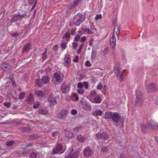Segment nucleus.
Segmentation results:
<instances>
[{
  "mask_svg": "<svg viewBox=\"0 0 158 158\" xmlns=\"http://www.w3.org/2000/svg\"><path fill=\"white\" fill-rule=\"evenodd\" d=\"M150 124H143L141 125V130L143 132H146L149 129L150 126L152 129L158 130V125L157 123H154V121L151 119L150 121Z\"/></svg>",
  "mask_w": 158,
  "mask_h": 158,
  "instance_id": "nucleus-1",
  "label": "nucleus"
},
{
  "mask_svg": "<svg viewBox=\"0 0 158 158\" xmlns=\"http://www.w3.org/2000/svg\"><path fill=\"white\" fill-rule=\"evenodd\" d=\"M113 120V123L116 126H119L122 124L123 121H121V118L120 115L117 113H114L111 118Z\"/></svg>",
  "mask_w": 158,
  "mask_h": 158,
  "instance_id": "nucleus-2",
  "label": "nucleus"
},
{
  "mask_svg": "<svg viewBox=\"0 0 158 158\" xmlns=\"http://www.w3.org/2000/svg\"><path fill=\"white\" fill-rule=\"evenodd\" d=\"M136 98L135 100V104L137 106H140L143 103V94L140 90H137L136 91Z\"/></svg>",
  "mask_w": 158,
  "mask_h": 158,
  "instance_id": "nucleus-3",
  "label": "nucleus"
},
{
  "mask_svg": "<svg viewBox=\"0 0 158 158\" xmlns=\"http://www.w3.org/2000/svg\"><path fill=\"white\" fill-rule=\"evenodd\" d=\"M96 137L98 139H102L105 140L109 138L108 135L106 133L104 132H98L96 134Z\"/></svg>",
  "mask_w": 158,
  "mask_h": 158,
  "instance_id": "nucleus-4",
  "label": "nucleus"
},
{
  "mask_svg": "<svg viewBox=\"0 0 158 158\" xmlns=\"http://www.w3.org/2000/svg\"><path fill=\"white\" fill-rule=\"evenodd\" d=\"M53 76L56 81L58 82H62L64 78V74L60 72H56L54 73Z\"/></svg>",
  "mask_w": 158,
  "mask_h": 158,
  "instance_id": "nucleus-5",
  "label": "nucleus"
},
{
  "mask_svg": "<svg viewBox=\"0 0 158 158\" xmlns=\"http://www.w3.org/2000/svg\"><path fill=\"white\" fill-rule=\"evenodd\" d=\"M77 16H78L79 18L76 22L75 24L77 26H79L81 23L84 21L85 19V15H83L81 13L77 14Z\"/></svg>",
  "mask_w": 158,
  "mask_h": 158,
  "instance_id": "nucleus-6",
  "label": "nucleus"
},
{
  "mask_svg": "<svg viewBox=\"0 0 158 158\" xmlns=\"http://www.w3.org/2000/svg\"><path fill=\"white\" fill-rule=\"evenodd\" d=\"M48 101L50 106H52L56 104L57 102L56 100L55 94L53 93L51 94L48 98Z\"/></svg>",
  "mask_w": 158,
  "mask_h": 158,
  "instance_id": "nucleus-7",
  "label": "nucleus"
},
{
  "mask_svg": "<svg viewBox=\"0 0 158 158\" xmlns=\"http://www.w3.org/2000/svg\"><path fill=\"white\" fill-rule=\"evenodd\" d=\"M69 154L68 157H69L70 158H77L79 156V152L78 151L74 152L72 148H70L69 149Z\"/></svg>",
  "mask_w": 158,
  "mask_h": 158,
  "instance_id": "nucleus-8",
  "label": "nucleus"
},
{
  "mask_svg": "<svg viewBox=\"0 0 158 158\" xmlns=\"http://www.w3.org/2000/svg\"><path fill=\"white\" fill-rule=\"evenodd\" d=\"M146 89L148 92L150 93L155 91L156 90V87L154 83H152L146 86Z\"/></svg>",
  "mask_w": 158,
  "mask_h": 158,
  "instance_id": "nucleus-9",
  "label": "nucleus"
},
{
  "mask_svg": "<svg viewBox=\"0 0 158 158\" xmlns=\"http://www.w3.org/2000/svg\"><path fill=\"white\" fill-rule=\"evenodd\" d=\"M62 149V145L60 143L58 144L56 147L54 148L52 151V154H55L56 153H60V152Z\"/></svg>",
  "mask_w": 158,
  "mask_h": 158,
  "instance_id": "nucleus-10",
  "label": "nucleus"
},
{
  "mask_svg": "<svg viewBox=\"0 0 158 158\" xmlns=\"http://www.w3.org/2000/svg\"><path fill=\"white\" fill-rule=\"evenodd\" d=\"M25 15H23L15 14V15L10 19L11 23L15 22L20 19L23 18Z\"/></svg>",
  "mask_w": 158,
  "mask_h": 158,
  "instance_id": "nucleus-11",
  "label": "nucleus"
},
{
  "mask_svg": "<svg viewBox=\"0 0 158 158\" xmlns=\"http://www.w3.org/2000/svg\"><path fill=\"white\" fill-rule=\"evenodd\" d=\"M84 155L87 157L90 156L92 153V150L89 147L85 148L83 151Z\"/></svg>",
  "mask_w": 158,
  "mask_h": 158,
  "instance_id": "nucleus-12",
  "label": "nucleus"
},
{
  "mask_svg": "<svg viewBox=\"0 0 158 158\" xmlns=\"http://www.w3.org/2000/svg\"><path fill=\"white\" fill-rule=\"evenodd\" d=\"M64 60V65L66 66H69L71 62V59H70V56L68 55H66Z\"/></svg>",
  "mask_w": 158,
  "mask_h": 158,
  "instance_id": "nucleus-13",
  "label": "nucleus"
},
{
  "mask_svg": "<svg viewBox=\"0 0 158 158\" xmlns=\"http://www.w3.org/2000/svg\"><path fill=\"white\" fill-rule=\"evenodd\" d=\"M45 89H42L36 91L35 94L39 97H42L44 95Z\"/></svg>",
  "mask_w": 158,
  "mask_h": 158,
  "instance_id": "nucleus-14",
  "label": "nucleus"
},
{
  "mask_svg": "<svg viewBox=\"0 0 158 158\" xmlns=\"http://www.w3.org/2000/svg\"><path fill=\"white\" fill-rule=\"evenodd\" d=\"M115 74L116 76L117 77H119V80L120 81H123V78H122V76L123 75V73H121L119 69H118L116 70L115 72Z\"/></svg>",
  "mask_w": 158,
  "mask_h": 158,
  "instance_id": "nucleus-15",
  "label": "nucleus"
},
{
  "mask_svg": "<svg viewBox=\"0 0 158 158\" xmlns=\"http://www.w3.org/2000/svg\"><path fill=\"white\" fill-rule=\"evenodd\" d=\"M114 35H113L112 37L110 40V43L111 47L114 48L116 45V38L114 37Z\"/></svg>",
  "mask_w": 158,
  "mask_h": 158,
  "instance_id": "nucleus-16",
  "label": "nucleus"
},
{
  "mask_svg": "<svg viewBox=\"0 0 158 158\" xmlns=\"http://www.w3.org/2000/svg\"><path fill=\"white\" fill-rule=\"evenodd\" d=\"M38 111L40 114L45 115H47L48 113V110L46 108H40Z\"/></svg>",
  "mask_w": 158,
  "mask_h": 158,
  "instance_id": "nucleus-17",
  "label": "nucleus"
},
{
  "mask_svg": "<svg viewBox=\"0 0 158 158\" xmlns=\"http://www.w3.org/2000/svg\"><path fill=\"white\" fill-rule=\"evenodd\" d=\"M68 110L65 109L62 110L60 112V114L59 115L60 118L62 119L67 114Z\"/></svg>",
  "mask_w": 158,
  "mask_h": 158,
  "instance_id": "nucleus-18",
  "label": "nucleus"
},
{
  "mask_svg": "<svg viewBox=\"0 0 158 158\" xmlns=\"http://www.w3.org/2000/svg\"><path fill=\"white\" fill-rule=\"evenodd\" d=\"M102 114V111L99 109L95 110L92 113V115L94 116H101Z\"/></svg>",
  "mask_w": 158,
  "mask_h": 158,
  "instance_id": "nucleus-19",
  "label": "nucleus"
},
{
  "mask_svg": "<svg viewBox=\"0 0 158 158\" xmlns=\"http://www.w3.org/2000/svg\"><path fill=\"white\" fill-rule=\"evenodd\" d=\"M120 31V29L118 26L115 25L114 27V35H115V34L117 35L118 37L119 33Z\"/></svg>",
  "mask_w": 158,
  "mask_h": 158,
  "instance_id": "nucleus-20",
  "label": "nucleus"
},
{
  "mask_svg": "<svg viewBox=\"0 0 158 158\" xmlns=\"http://www.w3.org/2000/svg\"><path fill=\"white\" fill-rule=\"evenodd\" d=\"M34 98L32 94L27 97V101L30 104H32L34 102Z\"/></svg>",
  "mask_w": 158,
  "mask_h": 158,
  "instance_id": "nucleus-21",
  "label": "nucleus"
},
{
  "mask_svg": "<svg viewBox=\"0 0 158 158\" xmlns=\"http://www.w3.org/2000/svg\"><path fill=\"white\" fill-rule=\"evenodd\" d=\"M62 91L63 93L65 94L69 91V87L68 85H63L61 88Z\"/></svg>",
  "mask_w": 158,
  "mask_h": 158,
  "instance_id": "nucleus-22",
  "label": "nucleus"
},
{
  "mask_svg": "<svg viewBox=\"0 0 158 158\" xmlns=\"http://www.w3.org/2000/svg\"><path fill=\"white\" fill-rule=\"evenodd\" d=\"M113 114L111 112H106L105 113V115L103 117L105 119L112 118Z\"/></svg>",
  "mask_w": 158,
  "mask_h": 158,
  "instance_id": "nucleus-23",
  "label": "nucleus"
},
{
  "mask_svg": "<svg viewBox=\"0 0 158 158\" xmlns=\"http://www.w3.org/2000/svg\"><path fill=\"white\" fill-rule=\"evenodd\" d=\"M30 44H26L24 46L23 50V52H28L30 50Z\"/></svg>",
  "mask_w": 158,
  "mask_h": 158,
  "instance_id": "nucleus-24",
  "label": "nucleus"
},
{
  "mask_svg": "<svg viewBox=\"0 0 158 158\" xmlns=\"http://www.w3.org/2000/svg\"><path fill=\"white\" fill-rule=\"evenodd\" d=\"M77 138L79 142H82L85 140V137L81 135H77Z\"/></svg>",
  "mask_w": 158,
  "mask_h": 158,
  "instance_id": "nucleus-25",
  "label": "nucleus"
},
{
  "mask_svg": "<svg viewBox=\"0 0 158 158\" xmlns=\"http://www.w3.org/2000/svg\"><path fill=\"white\" fill-rule=\"evenodd\" d=\"M42 82L44 84H46L48 83L49 80V78L48 76H43L41 78Z\"/></svg>",
  "mask_w": 158,
  "mask_h": 158,
  "instance_id": "nucleus-26",
  "label": "nucleus"
},
{
  "mask_svg": "<svg viewBox=\"0 0 158 158\" xmlns=\"http://www.w3.org/2000/svg\"><path fill=\"white\" fill-rule=\"evenodd\" d=\"M83 108L86 111H89L91 109V107L89 104H85L83 105Z\"/></svg>",
  "mask_w": 158,
  "mask_h": 158,
  "instance_id": "nucleus-27",
  "label": "nucleus"
},
{
  "mask_svg": "<svg viewBox=\"0 0 158 158\" xmlns=\"http://www.w3.org/2000/svg\"><path fill=\"white\" fill-rule=\"evenodd\" d=\"M35 83L39 86H41L42 85L43 82H42L41 79L40 78H38L35 80Z\"/></svg>",
  "mask_w": 158,
  "mask_h": 158,
  "instance_id": "nucleus-28",
  "label": "nucleus"
},
{
  "mask_svg": "<svg viewBox=\"0 0 158 158\" xmlns=\"http://www.w3.org/2000/svg\"><path fill=\"white\" fill-rule=\"evenodd\" d=\"M15 141L13 140H10L6 143V145L7 147H10L15 143Z\"/></svg>",
  "mask_w": 158,
  "mask_h": 158,
  "instance_id": "nucleus-29",
  "label": "nucleus"
},
{
  "mask_svg": "<svg viewBox=\"0 0 158 158\" xmlns=\"http://www.w3.org/2000/svg\"><path fill=\"white\" fill-rule=\"evenodd\" d=\"M66 136L67 138H70L72 137H73V134L71 131L67 132L66 133Z\"/></svg>",
  "mask_w": 158,
  "mask_h": 158,
  "instance_id": "nucleus-30",
  "label": "nucleus"
},
{
  "mask_svg": "<svg viewBox=\"0 0 158 158\" xmlns=\"http://www.w3.org/2000/svg\"><path fill=\"white\" fill-rule=\"evenodd\" d=\"M94 101L96 103H100L101 102V98L99 97H97L94 99Z\"/></svg>",
  "mask_w": 158,
  "mask_h": 158,
  "instance_id": "nucleus-31",
  "label": "nucleus"
},
{
  "mask_svg": "<svg viewBox=\"0 0 158 158\" xmlns=\"http://www.w3.org/2000/svg\"><path fill=\"white\" fill-rule=\"evenodd\" d=\"M97 52L96 51L93 50L92 52L91 58L94 59L96 56Z\"/></svg>",
  "mask_w": 158,
  "mask_h": 158,
  "instance_id": "nucleus-32",
  "label": "nucleus"
},
{
  "mask_svg": "<svg viewBox=\"0 0 158 158\" xmlns=\"http://www.w3.org/2000/svg\"><path fill=\"white\" fill-rule=\"evenodd\" d=\"M25 97V94L23 92H22L19 94V98L21 100L23 99Z\"/></svg>",
  "mask_w": 158,
  "mask_h": 158,
  "instance_id": "nucleus-33",
  "label": "nucleus"
},
{
  "mask_svg": "<svg viewBox=\"0 0 158 158\" xmlns=\"http://www.w3.org/2000/svg\"><path fill=\"white\" fill-rule=\"evenodd\" d=\"M47 50V49L46 48L44 50V52L42 53V59L43 60H45L46 58Z\"/></svg>",
  "mask_w": 158,
  "mask_h": 158,
  "instance_id": "nucleus-34",
  "label": "nucleus"
},
{
  "mask_svg": "<svg viewBox=\"0 0 158 158\" xmlns=\"http://www.w3.org/2000/svg\"><path fill=\"white\" fill-rule=\"evenodd\" d=\"M37 156V154L35 152L31 153L29 155L30 158H36Z\"/></svg>",
  "mask_w": 158,
  "mask_h": 158,
  "instance_id": "nucleus-35",
  "label": "nucleus"
},
{
  "mask_svg": "<svg viewBox=\"0 0 158 158\" xmlns=\"http://www.w3.org/2000/svg\"><path fill=\"white\" fill-rule=\"evenodd\" d=\"M73 99H75L76 101H77L79 100V98L77 96V94L75 93H74L73 95Z\"/></svg>",
  "mask_w": 158,
  "mask_h": 158,
  "instance_id": "nucleus-36",
  "label": "nucleus"
},
{
  "mask_svg": "<svg viewBox=\"0 0 158 158\" xmlns=\"http://www.w3.org/2000/svg\"><path fill=\"white\" fill-rule=\"evenodd\" d=\"M38 138V137L37 135L35 134L32 135L30 136V138L31 139L36 140Z\"/></svg>",
  "mask_w": 158,
  "mask_h": 158,
  "instance_id": "nucleus-37",
  "label": "nucleus"
},
{
  "mask_svg": "<svg viewBox=\"0 0 158 158\" xmlns=\"http://www.w3.org/2000/svg\"><path fill=\"white\" fill-rule=\"evenodd\" d=\"M81 0H76L74 2L73 6H77L81 2Z\"/></svg>",
  "mask_w": 158,
  "mask_h": 158,
  "instance_id": "nucleus-38",
  "label": "nucleus"
},
{
  "mask_svg": "<svg viewBox=\"0 0 158 158\" xmlns=\"http://www.w3.org/2000/svg\"><path fill=\"white\" fill-rule=\"evenodd\" d=\"M1 68L2 70H5L7 68V65L6 64H2L1 65Z\"/></svg>",
  "mask_w": 158,
  "mask_h": 158,
  "instance_id": "nucleus-39",
  "label": "nucleus"
},
{
  "mask_svg": "<svg viewBox=\"0 0 158 158\" xmlns=\"http://www.w3.org/2000/svg\"><path fill=\"white\" fill-rule=\"evenodd\" d=\"M61 48L63 49H65L67 45L65 43H62L60 45Z\"/></svg>",
  "mask_w": 158,
  "mask_h": 158,
  "instance_id": "nucleus-40",
  "label": "nucleus"
},
{
  "mask_svg": "<svg viewBox=\"0 0 158 158\" xmlns=\"http://www.w3.org/2000/svg\"><path fill=\"white\" fill-rule=\"evenodd\" d=\"M102 52H103L104 55H106L109 53V48H107L103 50Z\"/></svg>",
  "mask_w": 158,
  "mask_h": 158,
  "instance_id": "nucleus-41",
  "label": "nucleus"
},
{
  "mask_svg": "<svg viewBox=\"0 0 158 158\" xmlns=\"http://www.w3.org/2000/svg\"><path fill=\"white\" fill-rule=\"evenodd\" d=\"M85 31H87V33L89 34H93L94 32V31H91L90 30L87 28H86L85 29L84 31V32H85Z\"/></svg>",
  "mask_w": 158,
  "mask_h": 158,
  "instance_id": "nucleus-42",
  "label": "nucleus"
},
{
  "mask_svg": "<svg viewBox=\"0 0 158 158\" xmlns=\"http://www.w3.org/2000/svg\"><path fill=\"white\" fill-rule=\"evenodd\" d=\"M40 105V102H36L34 104L33 107L35 108H37Z\"/></svg>",
  "mask_w": 158,
  "mask_h": 158,
  "instance_id": "nucleus-43",
  "label": "nucleus"
},
{
  "mask_svg": "<svg viewBox=\"0 0 158 158\" xmlns=\"http://www.w3.org/2000/svg\"><path fill=\"white\" fill-rule=\"evenodd\" d=\"M23 129L24 131L27 132H29L31 130L30 128L28 127H23Z\"/></svg>",
  "mask_w": 158,
  "mask_h": 158,
  "instance_id": "nucleus-44",
  "label": "nucleus"
},
{
  "mask_svg": "<svg viewBox=\"0 0 158 158\" xmlns=\"http://www.w3.org/2000/svg\"><path fill=\"white\" fill-rule=\"evenodd\" d=\"M78 46V43L76 42H73L72 43V48H73L76 49L77 48V47Z\"/></svg>",
  "mask_w": 158,
  "mask_h": 158,
  "instance_id": "nucleus-45",
  "label": "nucleus"
},
{
  "mask_svg": "<svg viewBox=\"0 0 158 158\" xmlns=\"http://www.w3.org/2000/svg\"><path fill=\"white\" fill-rule=\"evenodd\" d=\"M109 148L107 147H103L102 148V151L104 152H107Z\"/></svg>",
  "mask_w": 158,
  "mask_h": 158,
  "instance_id": "nucleus-46",
  "label": "nucleus"
},
{
  "mask_svg": "<svg viewBox=\"0 0 158 158\" xmlns=\"http://www.w3.org/2000/svg\"><path fill=\"white\" fill-rule=\"evenodd\" d=\"M84 44H83L80 45V46H79V48L77 51V54H79L80 53Z\"/></svg>",
  "mask_w": 158,
  "mask_h": 158,
  "instance_id": "nucleus-47",
  "label": "nucleus"
},
{
  "mask_svg": "<svg viewBox=\"0 0 158 158\" xmlns=\"http://www.w3.org/2000/svg\"><path fill=\"white\" fill-rule=\"evenodd\" d=\"M102 18V16L101 14H98L95 17V19L96 20H98L99 19H101Z\"/></svg>",
  "mask_w": 158,
  "mask_h": 158,
  "instance_id": "nucleus-48",
  "label": "nucleus"
},
{
  "mask_svg": "<svg viewBox=\"0 0 158 158\" xmlns=\"http://www.w3.org/2000/svg\"><path fill=\"white\" fill-rule=\"evenodd\" d=\"M96 92L94 90L92 91L89 94V95L90 97H92L94 95H95L96 94Z\"/></svg>",
  "mask_w": 158,
  "mask_h": 158,
  "instance_id": "nucleus-49",
  "label": "nucleus"
},
{
  "mask_svg": "<svg viewBox=\"0 0 158 158\" xmlns=\"http://www.w3.org/2000/svg\"><path fill=\"white\" fill-rule=\"evenodd\" d=\"M3 104L5 106L7 107H10L11 105V103L10 102H5Z\"/></svg>",
  "mask_w": 158,
  "mask_h": 158,
  "instance_id": "nucleus-50",
  "label": "nucleus"
},
{
  "mask_svg": "<svg viewBox=\"0 0 158 158\" xmlns=\"http://www.w3.org/2000/svg\"><path fill=\"white\" fill-rule=\"evenodd\" d=\"M80 36L78 35H77L74 37V39L75 41H78L80 39Z\"/></svg>",
  "mask_w": 158,
  "mask_h": 158,
  "instance_id": "nucleus-51",
  "label": "nucleus"
},
{
  "mask_svg": "<svg viewBox=\"0 0 158 158\" xmlns=\"http://www.w3.org/2000/svg\"><path fill=\"white\" fill-rule=\"evenodd\" d=\"M77 111L75 109H73L71 110V113L72 114L74 115L77 114Z\"/></svg>",
  "mask_w": 158,
  "mask_h": 158,
  "instance_id": "nucleus-52",
  "label": "nucleus"
},
{
  "mask_svg": "<svg viewBox=\"0 0 158 158\" xmlns=\"http://www.w3.org/2000/svg\"><path fill=\"white\" fill-rule=\"evenodd\" d=\"M77 86L80 89H82L83 87V85L81 82H79L77 84Z\"/></svg>",
  "mask_w": 158,
  "mask_h": 158,
  "instance_id": "nucleus-53",
  "label": "nucleus"
},
{
  "mask_svg": "<svg viewBox=\"0 0 158 158\" xmlns=\"http://www.w3.org/2000/svg\"><path fill=\"white\" fill-rule=\"evenodd\" d=\"M77 91L79 94H83L84 92V91L82 89H79L77 90Z\"/></svg>",
  "mask_w": 158,
  "mask_h": 158,
  "instance_id": "nucleus-54",
  "label": "nucleus"
},
{
  "mask_svg": "<svg viewBox=\"0 0 158 158\" xmlns=\"http://www.w3.org/2000/svg\"><path fill=\"white\" fill-rule=\"evenodd\" d=\"M85 65L86 67H90L91 65V64L90 62L89 61H87L85 63Z\"/></svg>",
  "mask_w": 158,
  "mask_h": 158,
  "instance_id": "nucleus-55",
  "label": "nucleus"
},
{
  "mask_svg": "<svg viewBox=\"0 0 158 158\" xmlns=\"http://www.w3.org/2000/svg\"><path fill=\"white\" fill-rule=\"evenodd\" d=\"M102 88V85L101 82L99 83L98 85L97 86V89H101Z\"/></svg>",
  "mask_w": 158,
  "mask_h": 158,
  "instance_id": "nucleus-56",
  "label": "nucleus"
},
{
  "mask_svg": "<svg viewBox=\"0 0 158 158\" xmlns=\"http://www.w3.org/2000/svg\"><path fill=\"white\" fill-rule=\"evenodd\" d=\"M78 56H75V58L73 59V61L75 62H77L78 61Z\"/></svg>",
  "mask_w": 158,
  "mask_h": 158,
  "instance_id": "nucleus-57",
  "label": "nucleus"
},
{
  "mask_svg": "<svg viewBox=\"0 0 158 158\" xmlns=\"http://www.w3.org/2000/svg\"><path fill=\"white\" fill-rule=\"evenodd\" d=\"M84 85L86 89H87L89 87L88 84L86 82H84Z\"/></svg>",
  "mask_w": 158,
  "mask_h": 158,
  "instance_id": "nucleus-58",
  "label": "nucleus"
},
{
  "mask_svg": "<svg viewBox=\"0 0 158 158\" xmlns=\"http://www.w3.org/2000/svg\"><path fill=\"white\" fill-rule=\"evenodd\" d=\"M86 39V36H83L81 37L80 40V41L81 42H84L85 41Z\"/></svg>",
  "mask_w": 158,
  "mask_h": 158,
  "instance_id": "nucleus-59",
  "label": "nucleus"
},
{
  "mask_svg": "<svg viewBox=\"0 0 158 158\" xmlns=\"http://www.w3.org/2000/svg\"><path fill=\"white\" fill-rule=\"evenodd\" d=\"M94 40L93 39H91L89 40V46H91L93 44L92 42L94 41Z\"/></svg>",
  "mask_w": 158,
  "mask_h": 158,
  "instance_id": "nucleus-60",
  "label": "nucleus"
},
{
  "mask_svg": "<svg viewBox=\"0 0 158 158\" xmlns=\"http://www.w3.org/2000/svg\"><path fill=\"white\" fill-rule=\"evenodd\" d=\"M70 36V33L69 32H67L65 34V37L66 38H69Z\"/></svg>",
  "mask_w": 158,
  "mask_h": 158,
  "instance_id": "nucleus-61",
  "label": "nucleus"
},
{
  "mask_svg": "<svg viewBox=\"0 0 158 158\" xmlns=\"http://www.w3.org/2000/svg\"><path fill=\"white\" fill-rule=\"evenodd\" d=\"M9 78L11 81L14 80V79L13 74H10L9 77Z\"/></svg>",
  "mask_w": 158,
  "mask_h": 158,
  "instance_id": "nucleus-62",
  "label": "nucleus"
},
{
  "mask_svg": "<svg viewBox=\"0 0 158 158\" xmlns=\"http://www.w3.org/2000/svg\"><path fill=\"white\" fill-rule=\"evenodd\" d=\"M58 49L57 45H55L53 47V50L55 51H56Z\"/></svg>",
  "mask_w": 158,
  "mask_h": 158,
  "instance_id": "nucleus-63",
  "label": "nucleus"
},
{
  "mask_svg": "<svg viewBox=\"0 0 158 158\" xmlns=\"http://www.w3.org/2000/svg\"><path fill=\"white\" fill-rule=\"evenodd\" d=\"M90 29L92 31H94L95 30V28L93 25H91L90 26Z\"/></svg>",
  "mask_w": 158,
  "mask_h": 158,
  "instance_id": "nucleus-64",
  "label": "nucleus"
}]
</instances>
